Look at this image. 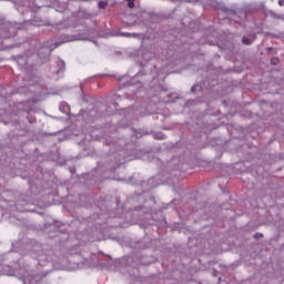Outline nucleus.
Segmentation results:
<instances>
[{"label":"nucleus","instance_id":"obj_1","mask_svg":"<svg viewBox=\"0 0 284 284\" xmlns=\"http://www.w3.org/2000/svg\"><path fill=\"white\" fill-rule=\"evenodd\" d=\"M242 42H243L245 45H250V44L252 43V40H251V38H248V37H243Z\"/></svg>","mask_w":284,"mask_h":284},{"label":"nucleus","instance_id":"obj_2","mask_svg":"<svg viewBox=\"0 0 284 284\" xmlns=\"http://www.w3.org/2000/svg\"><path fill=\"white\" fill-rule=\"evenodd\" d=\"M108 7V2H105V1H100L99 2V8L100 9H105Z\"/></svg>","mask_w":284,"mask_h":284},{"label":"nucleus","instance_id":"obj_3","mask_svg":"<svg viewBox=\"0 0 284 284\" xmlns=\"http://www.w3.org/2000/svg\"><path fill=\"white\" fill-rule=\"evenodd\" d=\"M271 14H272L273 18H275V19H277V20L281 19V16L277 14V13H275L274 11H271Z\"/></svg>","mask_w":284,"mask_h":284},{"label":"nucleus","instance_id":"obj_4","mask_svg":"<svg viewBox=\"0 0 284 284\" xmlns=\"http://www.w3.org/2000/svg\"><path fill=\"white\" fill-rule=\"evenodd\" d=\"M278 62H280V59H278V58H273V59H272V64H273V65L278 64Z\"/></svg>","mask_w":284,"mask_h":284},{"label":"nucleus","instance_id":"obj_5","mask_svg":"<svg viewBox=\"0 0 284 284\" xmlns=\"http://www.w3.org/2000/svg\"><path fill=\"white\" fill-rule=\"evenodd\" d=\"M128 7H129L130 9H133V8H134V1L128 2Z\"/></svg>","mask_w":284,"mask_h":284},{"label":"nucleus","instance_id":"obj_6","mask_svg":"<svg viewBox=\"0 0 284 284\" xmlns=\"http://www.w3.org/2000/svg\"><path fill=\"white\" fill-rule=\"evenodd\" d=\"M131 36H132V33H129V32L122 33V37L130 38Z\"/></svg>","mask_w":284,"mask_h":284},{"label":"nucleus","instance_id":"obj_7","mask_svg":"<svg viewBox=\"0 0 284 284\" xmlns=\"http://www.w3.org/2000/svg\"><path fill=\"white\" fill-rule=\"evenodd\" d=\"M254 237L255 239H261V237H263V234L257 233V234L254 235Z\"/></svg>","mask_w":284,"mask_h":284},{"label":"nucleus","instance_id":"obj_8","mask_svg":"<svg viewBox=\"0 0 284 284\" xmlns=\"http://www.w3.org/2000/svg\"><path fill=\"white\" fill-rule=\"evenodd\" d=\"M277 3L280 4V7H283V0L277 1Z\"/></svg>","mask_w":284,"mask_h":284},{"label":"nucleus","instance_id":"obj_9","mask_svg":"<svg viewBox=\"0 0 284 284\" xmlns=\"http://www.w3.org/2000/svg\"><path fill=\"white\" fill-rule=\"evenodd\" d=\"M128 2H134L135 0H126Z\"/></svg>","mask_w":284,"mask_h":284}]
</instances>
